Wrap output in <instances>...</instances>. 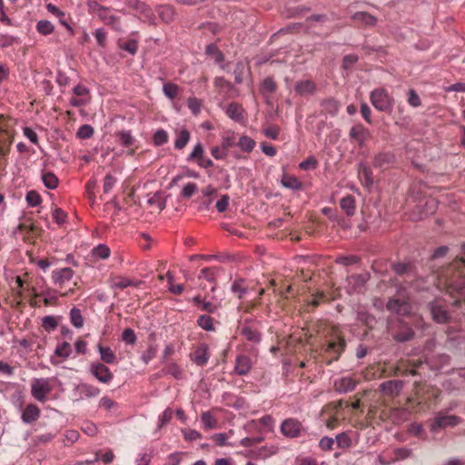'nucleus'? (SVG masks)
<instances>
[{
    "mask_svg": "<svg viewBox=\"0 0 465 465\" xmlns=\"http://www.w3.org/2000/svg\"><path fill=\"white\" fill-rule=\"evenodd\" d=\"M42 326L45 331H51L57 328L58 322L54 316L47 315L43 318Z\"/></svg>",
    "mask_w": 465,
    "mask_h": 465,
    "instance_id": "nucleus-59",
    "label": "nucleus"
},
{
    "mask_svg": "<svg viewBox=\"0 0 465 465\" xmlns=\"http://www.w3.org/2000/svg\"><path fill=\"white\" fill-rule=\"evenodd\" d=\"M190 133L187 129L181 130L174 142V148L177 150L183 149L190 141Z\"/></svg>",
    "mask_w": 465,
    "mask_h": 465,
    "instance_id": "nucleus-42",
    "label": "nucleus"
},
{
    "mask_svg": "<svg viewBox=\"0 0 465 465\" xmlns=\"http://www.w3.org/2000/svg\"><path fill=\"white\" fill-rule=\"evenodd\" d=\"M255 141L247 135H242L238 143H236V145L244 153H251L255 147Z\"/></svg>",
    "mask_w": 465,
    "mask_h": 465,
    "instance_id": "nucleus-38",
    "label": "nucleus"
},
{
    "mask_svg": "<svg viewBox=\"0 0 465 465\" xmlns=\"http://www.w3.org/2000/svg\"><path fill=\"white\" fill-rule=\"evenodd\" d=\"M125 5L135 10V11H138L140 12L141 14L144 15L145 16H149L150 15V7L148 5H146L144 2L143 1H140V0H126L125 2Z\"/></svg>",
    "mask_w": 465,
    "mask_h": 465,
    "instance_id": "nucleus-36",
    "label": "nucleus"
},
{
    "mask_svg": "<svg viewBox=\"0 0 465 465\" xmlns=\"http://www.w3.org/2000/svg\"><path fill=\"white\" fill-rule=\"evenodd\" d=\"M461 422V418L457 415H444L442 412H438L430 423V430L437 432L440 429L447 427H455Z\"/></svg>",
    "mask_w": 465,
    "mask_h": 465,
    "instance_id": "nucleus-6",
    "label": "nucleus"
},
{
    "mask_svg": "<svg viewBox=\"0 0 465 465\" xmlns=\"http://www.w3.org/2000/svg\"><path fill=\"white\" fill-rule=\"evenodd\" d=\"M252 368L251 359L246 355H238L235 361L234 371L241 376L246 375Z\"/></svg>",
    "mask_w": 465,
    "mask_h": 465,
    "instance_id": "nucleus-24",
    "label": "nucleus"
},
{
    "mask_svg": "<svg viewBox=\"0 0 465 465\" xmlns=\"http://www.w3.org/2000/svg\"><path fill=\"white\" fill-rule=\"evenodd\" d=\"M36 30L43 35H48L54 32V26L48 20H40L36 24Z\"/></svg>",
    "mask_w": 465,
    "mask_h": 465,
    "instance_id": "nucleus-45",
    "label": "nucleus"
},
{
    "mask_svg": "<svg viewBox=\"0 0 465 465\" xmlns=\"http://www.w3.org/2000/svg\"><path fill=\"white\" fill-rule=\"evenodd\" d=\"M48 378H35L31 382V394L40 402L46 401L47 395L52 391Z\"/></svg>",
    "mask_w": 465,
    "mask_h": 465,
    "instance_id": "nucleus-4",
    "label": "nucleus"
},
{
    "mask_svg": "<svg viewBox=\"0 0 465 465\" xmlns=\"http://www.w3.org/2000/svg\"><path fill=\"white\" fill-rule=\"evenodd\" d=\"M97 349L100 354V358L104 362L108 364L115 362L116 356L110 347H105L103 346L102 344H98Z\"/></svg>",
    "mask_w": 465,
    "mask_h": 465,
    "instance_id": "nucleus-35",
    "label": "nucleus"
},
{
    "mask_svg": "<svg viewBox=\"0 0 465 465\" xmlns=\"http://www.w3.org/2000/svg\"><path fill=\"white\" fill-rule=\"evenodd\" d=\"M282 185L292 191H299L302 188V183L293 175L284 174L281 181Z\"/></svg>",
    "mask_w": 465,
    "mask_h": 465,
    "instance_id": "nucleus-34",
    "label": "nucleus"
},
{
    "mask_svg": "<svg viewBox=\"0 0 465 465\" xmlns=\"http://www.w3.org/2000/svg\"><path fill=\"white\" fill-rule=\"evenodd\" d=\"M231 292L239 299H242L244 295L248 293L246 280L242 277H237L231 285Z\"/></svg>",
    "mask_w": 465,
    "mask_h": 465,
    "instance_id": "nucleus-26",
    "label": "nucleus"
},
{
    "mask_svg": "<svg viewBox=\"0 0 465 465\" xmlns=\"http://www.w3.org/2000/svg\"><path fill=\"white\" fill-rule=\"evenodd\" d=\"M370 101L377 111L389 114L392 113L395 104L394 98L382 87L375 88L371 92Z\"/></svg>",
    "mask_w": 465,
    "mask_h": 465,
    "instance_id": "nucleus-1",
    "label": "nucleus"
},
{
    "mask_svg": "<svg viewBox=\"0 0 465 465\" xmlns=\"http://www.w3.org/2000/svg\"><path fill=\"white\" fill-rule=\"evenodd\" d=\"M72 349L71 345L67 341H63L62 343L58 344L57 347L54 350V354L61 358H68L71 355Z\"/></svg>",
    "mask_w": 465,
    "mask_h": 465,
    "instance_id": "nucleus-49",
    "label": "nucleus"
},
{
    "mask_svg": "<svg viewBox=\"0 0 465 465\" xmlns=\"http://www.w3.org/2000/svg\"><path fill=\"white\" fill-rule=\"evenodd\" d=\"M321 106L327 114L335 116L341 108V104L336 99L331 97L322 100Z\"/></svg>",
    "mask_w": 465,
    "mask_h": 465,
    "instance_id": "nucleus-28",
    "label": "nucleus"
},
{
    "mask_svg": "<svg viewBox=\"0 0 465 465\" xmlns=\"http://www.w3.org/2000/svg\"><path fill=\"white\" fill-rule=\"evenodd\" d=\"M396 156L393 152L383 151L377 153L373 157V166L375 168L385 169L394 163Z\"/></svg>",
    "mask_w": 465,
    "mask_h": 465,
    "instance_id": "nucleus-11",
    "label": "nucleus"
},
{
    "mask_svg": "<svg viewBox=\"0 0 465 465\" xmlns=\"http://www.w3.org/2000/svg\"><path fill=\"white\" fill-rule=\"evenodd\" d=\"M89 371L90 373L102 383L108 384L114 379L113 372L102 362H92Z\"/></svg>",
    "mask_w": 465,
    "mask_h": 465,
    "instance_id": "nucleus-8",
    "label": "nucleus"
},
{
    "mask_svg": "<svg viewBox=\"0 0 465 465\" xmlns=\"http://www.w3.org/2000/svg\"><path fill=\"white\" fill-rule=\"evenodd\" d=\"M41 411L36 404H28L22 412L21 420L25 424H31L40 418Z\"/></svg>",
    "mask_w": 465,
    "mask_h": 465,
    "instance_id": "nucleus-17",
    "label": "nucleus"
},
{
    "mask_svg": "<svg viewBox=\"0 0 465 465\" xmlns=\"http://www.w3.org/2000/svg\"><path fill=\"white\" fill-rule=\"evenodd\" d=\"M205 54L211 56L214 63L221 64L224 61V54L214 43L209 44L205 47Z\"/></svg>",
    "mask_w": 465,
    "mask_h": 465,
    "instance_id": "nucleus-30",
    "label": "nucleus"
},
{
    "mask_svg": "<svg viewBox=\"0 0 465 465\" xmlns=\"http://www.w3.org/2000/svg\"><path fill=\"white\" fill-rule=\"evenodd\" d=\"M74 271L69 267H64L52 272V281L56 286L62 287L65 282L71 281L74 277Z\"/></svg>",
    "mask_w": 465,
    "mask_h": 465,
    "instance_id": "nucleus-12",
    "label": "nucleus"
},
{
    "mask_svg": "<svg viewBox=\"0 0 465 465\" xmlns=\"http://www.w3.org/2000/svg\"><path fill=\"white\" fill-rule=\"evenodd\" d=\"M41 179L47 189L54 190L58 186L59 179L53 172L42 171Z\"/></svg>",
    "mask_w": 465,
    "mask_h": 465,
    "instance_id": "nucleus-31",
    "label": "nucleus"
},
{
    "mask_svg": "<svg viewBox=\"0 0 465 465\" xmlns=\"http://www.w3.org/2000/svg\"><path fill=\"white\" fill-rule=\"evenodd\" d=\"M94 134V129L90 124H83L81 125L77 132H76V137L78 139H89L91 138Z\"/></svg>",
    "mask_w": 465,
    "mask_h": 465,
    "instance_id": "nucleus-51",
    "label": "nucleus"
},
{
    "mask_svg": "<svg viewBox=\"0 0 465 465\" xmlns=\"http://www.w3.org/2000/svg\"><path fill=\"white\" fill-rule=\"evenodd\" d=\"M188 108L192 114L197 115L201 111L202 101L196 97H189L187 100Z\"/></svg>",
    "mask_w": 465,
    "mask_h": 465,
    "instance_id": "nucleus-62",
    "label": "nucleus"
},
{
    "mask_svg": "<svg viewBox=\"0 0 465 465\" xmlns=\"http://www.w3.org/2000/svg\"><path fill=\"white\" fill-rule=\"evenodd\" d=\"M100 392L99 388L88 383H80L74 388V393L78 394L77 401H82L84 398L96 397Z\"/></svg>",
    "mask_w": 465,
    "mask_h": 465,
    "instance_id": "nucleus-14",
    "label": "nucleus"
},
{
    "mask_svg": "<svg viewBox=\"0 0 465 465\" xmlns=\"http://www.w3.org/2000/svg\"><path fill=\"white\" fill-rule=\"evenodd\" d=\"M110 248L105 244H98L92 250V254L97 259H107L110 256Z\"/></svg>",
    "mask_w": 465,
    "mask_h": 465,
    "instance_id": "nucleus-46",
    "label": "nucleus"
},
{
    "mask_svg": "<svg viewBox=\"0 0 465 465\" xmlns=\"http://www.w3.org/2000/svg\"><path fill=\"white\" fill-rule=\"evenodd\" d=\"M351 19L368 26H374L378 21L374 15L367 12H356L351 15Z\"/></svg>",
    "mask_w": 465,
    "mask_h": 465,
    "instance_id": "nucleus-27",
    "label": "nucleus"
},
{
    "mask_svg": "<svg viewBox=\"0 0 465 465\" xmlns=\"http://www.w3.org/2000/svg\"><path fill=\"white\" fill-rule=\"evenodd\" d=\"M386 308L388 311L395 312L401 316L410 314L411 309V305L407 302L393 298L389 299L386 303Z\"/></svg>",
    "mask_w": 465,
    "mask_h": 465,
    "instance_id": "nucleus-13",
    "label": "nucleus"
},
{
    "mask_svg": "<svg viewBox=\"0 0 465 465\" xmlns=\"http://www.w3.org/2000/svg\"><path fill=\"white\" fill-rule=\"evenodd\" d=\"M197 324L199 327H201L203 330L206 331H214L215 328L213 325V318H212L210 315L203 314L198 317L197 319Z\"/></svg>",
    "mask_w": 465,
    "mask_h": 465,
    "instance_id": "nucleus-40",
    "label": "nucleus"
},
{
    "mask_svg": "<svg viewBox=\"0 0 465 465\" xmlns=\"http://www.w3.org/2000/svg\"><path fill=\"white\" fill-rule=\"evenodd\" d=\"M335 390L339 393H348L356 388V381L351 377H342L334 381Z\"/></svg>",
    "mask_w": 465,
    "mask_h": 465,
    "instance_id": "nucleus-19",
    "label": "nucleus"
},
{
    "mask_svg": "<svg viewBox=\"0 0 465 465\" xmlns=\"http://www.w3.org/2000/svg\"><path fill=\"white\" fill-rule=\"evenodd\" d=\"M198 192V186L196 183H186L182 192H181V194L180 196L182 198H184V199H189L191 198L194 193H196Z\"/></svg>",
    "mask_w": 465,
    "mask_h": 465,
    "instance_id": "nucleus-56",
    "label": "nucleus"
},
{
    "mask_svg": "<svg viewBox=\"0 0 465 465\" xmlns=\"http://www.w3.org/2000/svg\"><path fill=\"white\" fill-rule=\"evenodd\" d=\"M334 440L337 446L341 449L350 448L351 446V439L345 432L339 433Z\"/></svg>",
    "mask_w": 465,
    "mask_h": 465,
    "instance_id": "nucleus-57",
    "label": "nucleus"
},
{
    "mask_svg": "<svg viewBox=\"0 0 465 465\" xmlns=\"http://www.w3.org/2000/svg\"><path fill=\"white\" fill-rule=\"evenodd\" d=\"M173 410L171 408H166L162 414L158 417V428L161 429L167 423H169L173 418Z\"/></svg>",
    "mask_w": 465,
    "mask_h": 465,
    "instance_id": "nucleus-58",
    "label": "nucleus"
},
{
    "mask_svg": "<svg viewBox=\"0 0 465 465\" xmlns=\"http://www.w3.org/2000/svg\"><path fill=\"white\" fill-rule=\"evenodd\" d=\"M262 327H248L242 326L240 333L244 339L252 343V346L259 345L262 341V333L261 331Z\"/></svg>",
    "mask_w": 465,
    "mask_h": 465,
    "instance_id": "nucleus-10",
    "label": "nucleus"
},
{
    "mask_svg": "<svg viewBox=\"0 0 465 465\" xmlns=\"http://www.w3.org/2000/svg\"><path fill=\"white\" fill-rule=\"evenodd\" d=\"M99 19L114 30H121L120 17L112 14L111 7L104 6L96 2L89 5Z\"/></svg>",
    "mask_w": 465,
    "mask_h": 465,
    "instance_id": "nucleus-3",
    "label": "nucleus"
},
{
    "mask_svg": "<svg viewBox=\"0 0 465 465\" xmlns=\"http://www.w3.org/2000/svg\"><path fill=\"white\" fill-rule=\"evenodd\" d=\"M346 342L343 339L338 338L336 341H331L328 343L326 351L336 354L334 360H338L341 352L344 351Z\"/></svg>",
    "mask_w": 465,
    "mask_h": 465,
    "instance_id": "nucleus-33",
    "label": "nucleus"
},
{
    "mask_svg": "<svg viewBox=\"0 0 465 465\" xmlns=\"http://www.w3.org/2000/svg\"><path fill=\"white\" fill-rule=\"evenodd\" d=\"M357 320L369 328H372L373 323L376 322L375 317L366 311L358 312Z\"/></svg>",
    "mask_w": 465,
    "mask_h": 465,
    "instance_id": "nucleus-47",
    "label": "nucleus"
},
{
    "mask_svg": "<svg viewBox=\"0 0 465 465\" xmlns=\"http://www.w3.org/2000/svg\"><path fill=\"white\" fill-rule=\"evenodd\" d=\"M427 307L430 312L432 320L438 324H448L451 321L450 312L437 301L430 302Z\"/></svg>",
    "mask_w": 465,
    "mask_h": 465,
    "instance_id": "nucleus-7",
    "label": "nucleus"
},
{
    "mask_svg": "<svg viewBox=\"0 0 465 465\" xmlns=\"http://www.w3.org/2000/svg\"><path fill=\"white\" fill-rule=\"evenodd\" d=\"M210 358L209 348L206 344L203 343L196 348L193 353V361L201 367L206 365Z\"/></svg>",
    "mask_w": 465,
    "mask_h": 465,
    "instance_id": "nucleus-23",
    "label": "nucleus"
},
{
    "mask_svg": "<svg viewBox=\"0 0 465 465\" xmlns=\"http://www.w3.org/2000/svg\"><path fill=\"white\" fill-rule=\"evenodd\" d=\"M163 371L165 373V374H168V375H171L173 376L174 379L176 380H180L182 378V374H183V371H182V369L180 368V366L175 363V362H171L169 363L163 370Z\"/></svg>",
    "mask_w": 465,
    "mask_h": 465,
    "instance_id": "nucleus-48",
    "label": "nucleus"
},
{
    "mask_svg": "<svg viewBox=\"0 0 465 465\" xmlns=\"http://www.w3.org/2000/svg\"><path fill=\"white\" fill-rule=\"evenodd\" d=\"M447 292L451 296L465 297V276H459L447 282Z\"/></svg>",
    "mask_w": 465,
    "mask_h": 465,
    "instance_id": "nucleus-15",
    "label": "nucleus"
},
{
    "mask_svg": "<svg viewBox=\"0 0 465 465\" xmlns=\"http://www.w3.org/2000/svg\"><path fill=\"white\" fill-rule=\"evenodd\" d=\"M141 283V282H135L134 280H131V279H127V278H120V280L118 282H114L113 284H112V288L114 289H124V288H127L129 286H139Z\"/></svg>",
    "mask_w": 465,
    "mask_h": 465,
    "instance_id": "nucleus-54",
    "label": "nucleus"
},
{
    "mask_svg": "<svg viewBox=\"0 0 465 465\" xmlns=\"http://www.w3.org/2000/svg\"><path fill=\"white\" fill-rule=\"evenodd\" d=\"M221 271L222 269L219 267H205L201 270L198 279H204L207 282L213 283L211 292H213L217 288L216 279Z\"/></svg>",
    "mask_w": 465,
    "mask_h": 465,
    "instance_id": "nucleus-16",
    "label": "nucleus"
},
{
    "mask_svg": "<svg viewBox=\"0 0 465 465\" xmlns=\"http://www.w3.org/2000/svg\"><path fill=\"white\" fill-rule=\"evenodd\" d=\"M318 166V161L317 159L311 155L309 157H307L304 161L301 162L299 163V167L302 169V170H314L316 169Z\"/></svg>",
    "mask_w": 465,
    "mask_h": 465,
    "instance_id": "nucleus-60",
    "label": "nucleus"
},
{
    "mask_svg": "<svg viewBox=\"0 0 465 465\" xmlns=\"http://www.w3.org/2000/svg\"><path fill=\"white\" fill-rule=\"evenodd\" d=\"M25 200H26L27 205L30 207L38 206V205H40V203L42 202V198H41L40 194L36 191H34V190L27 192V193L25 195Z\"/></svg>",
    "mask_w": 465,
    "mask_h": 465,
    "instance_id": "nucleus-53",
    "label": "nucleus"
},
{
    "mask_svg": "<svg viewBox=\"0 0 465 465\" xmlns=\"http://www.w3.org/2000/svg\"><path fill=\"white\" fill-rule=\"evenodd\" d=\"M226 115L232 120L242 123L244 119V109L238 103H231L226 108Z\"/></svg>",
    "mask_w": 465,
    "mask_h": 465,
    "instance_id": "nucleus-20",
    "label": "nucleus"
},
{
    "mask_svg": "<svg viewBox=\"0 0 465 465\" xmlns=\"http://www.w3.org/2000/svg\"><path fill=\"white\" fill-rule=\"evenodd\" d=\"M122 340L128 345H134L137 341V337L133 329L127 328L122 333Z\"/></svg>",
    "mask_w": 465,
    "mask_h": 465,
    "instance_id": "nucleus-61",
    "label": "nucleus"
},
{
    "mask_svg": "<svg viewBox=\"0 0 465 465\" xmlns=\"http://www.w3.org/2000/svg\"><path fill=\"white\" fill-rule=\"evenodd\" d=\"M153 142L155 146H162L168 142V134L163 129H158L153 135Z\"/></svg>",
    "mask_w": 465,
    "mask_h": 465,
    "instance_id": "nucleus-50",
    "label": "nucleus"
},
{
    "mask_svg": "<svg viewBox=\"0 0 465 465\" xmlns=\"http://www.w3.org/2000/svg\"><path fill=\"white\" fill-rule=\"evenodd\" d=\"M281 432L287 438H298L307 433L306 428L295 418L285 419L281 424Z\"/></svg>",
    "mask_w": 465,
    "mask_h": 465,
    "instance_id": "nucleus-5",
    "label": "nucleus"
},
{
    "mask_svg": "<svg viewBox=\"0 0 465 465\" xmlns=\"http://www.w3.org/2000/svg\"><path fill=\"white\" fill-rule=\"evenodd\" d=\"M156 12L161 18V20L165 23L169 24L172 21H173L175 16V11L174 8L170 5H159L156 6Z\"/></svg>",
    "mask_w": 465,
    "mask_h": 465,
    "instance_id": "nucleus-25",
    "label": "nucleus"
},
{
    "mask_svg": "<svg viewBox=\"0 0 465 465\" xmlns=\"http://www.w3.org/2000/svg\"><path fill=\"white\" fill-rule=\"evenodd\" d=\"M115 136L118 138V141L121 143V145H123L124 147H130L135 142V139L132 135V133H131L130 130H121V131H118L115 134Z\"/></svg>",
    "mask_w": 465,
    "mask_h": 465,
    "instance_id": "nucleus-37",
    "label": "nucleus"
},
{
    "mask_svg": "<svg viewBox=\"0 0 465 465\" xmlns=\"http://www.w3.org/2000/svg\"><path fill=\"white\" fill-rule=\"evenodd\" d=\"M278 447L274 445L271 446H262L256 450H251V457L257 460H266L269 457L276 454L278 452Z\"/></svg>",
    "mask_w": 465,
    "mask_h": 465,
    "instance_id": "nucleus-22",
    "label": "nucleus"
},
{
    "mask_svg": "<svg viewBox=\"0 0 465 465\" xmlns=\"http://www.w3.org/2000/svg\"><path fill=\"white\" fill-rule=\"evenodd\" d=\"M405 381L401 380H390L383 381L379 386V391L388 397H396L402 391Z\"/></svg>",
    "mask_w": 465,
    "mask_h": 465,
    "instance_id": "nucleus-9",
    "label": "nucleus"
},
{
    "mask_svg": "<svg viewBox=\"0 0 465 465\" xmlns=\"http://www.w3.org/2000/svg\"><path fill=\"white\" fill-rule=\"evenodd\" d=\"M294 90L302 96L312 95L316 91V85L312 80H302L295 84Z\"/></svg>",
    "mask_w": 465,
    "mask_h": 465,
    "instance_id": "nucleus-21",
    "label": "nucleus"
},
{
    "mask_svg": "<svg viewBox=\"0 0 465 465\" xmlns=\"http://www.w3.org/2000/svg\"><path fill=\"white\" fill-rule=\"evenodd\" d=\"M395 274L399 276L402 275H415L414 266L411 262H397L391 266Z\"/></svg>",
    "mask_w": 465,
    "mask_h": 465,
    "instance_id": "nucleus-29",
    "label": "nucleus"
},
{
    "mask_svg": "<svg viewBox=\"0 0 465 465\" xmlns=\"http://www.w3.org/2000/svg\"><path fill=\"white\" fill-rule=\"evenodd\" d=\"M389 332L393 341L399 343L410 341L415 337V331L412 327L401 319H396L390 322Z\"/></svg>",
    "mask_w": 465,
    "mask_h": 465,
    "instance_id": "nucleus-2",
    "label": "nucleus"
},
{
    "mask_svg": "<svg viewBox=\"0 0 465 465\" xmlns=\"http://www.w3.org/2000/svg\"><path fill=\"white\" fill-rule=\"evenodd\" d=\"M340 206L348 216L353 215L356 209L354 196L348 194L347 196L341 198Z\"/></svg>",
    "mask_w": 465,
    "mask_h": 465,
    "instance_id": "nucleus-32",
    "label": "nucleus"
},
{
    "mask_svg": "<svg viewBox=\"0 0 465 465\" xmlns=\"http://www.w3.org/2000/svg\"><path fill=\"white\" fill-rule=\"evenodd\" d=\"M147 203L150 205H156L161 211L166 207V199L163 197L161 191L154 193V194L148 199Z\"/></svg>",
    "mask_w": 465,
    "mask_h": 465,
    "instance_id": "nucleus-43",
    "label": "nucleus"
},
{
    "mask_svg": "<svg viewBox=\"0 0 465 465\" xmlns=\"http://www.w3.org/2000/svg\"><path fill=\"white\" fill-rule=\"evenodd\" d=\"M70 321L75 328H81L84 325V318L81 310L78 308H72L70 311Z\"/></svg>",
    "mask_w": 465,
    "mask_h": 465,
    "instance_id": "nucleus-44",
    "label": "nucleus"
},
{
    "mask_svg": "<svg viewBox=\"0 0 465 465\" xmlns=\"http://www.w3.org/2000/svg\"><path fill=\"white\" fill-rule=\"evenodd\" d=\"M424 208V215L433 214L438 208V202L434 198L427 199L423 205Z\"/></svg>",
    "mask_w": 465,
    "mask_h": 465,
    "instance_id": "nucleus-63",
    "label": "nucleus"
},
{
    "mask_svg": "<svg viewBox=\"0 0 465 465\" xmlns=\"http://www.w3.org/2000/svg\"><path fill=\"white\" fill-rule=\"evenodd\" d=\"M368 134L369 131L362 124H356L351 128L349 137L351 140L356 141L360 147H362Z\"/></svg>",
    "mask_w": 465,
    "mask_h": 465,
    "instance_id": "nucleus-18",
    "label": "nucleus"
},
{
    "mask_svg": "<svg viewBox=\"0 0 465 465\" xmlns=\"http://www.w3.org/2000/svg\"><path fill=\"white\" fill-rule=\"evenodd\" d=\"M277 84L272 77L265 78L261 84L262 94H272L276 91Z\"/></svg>",
    "mask_w": 465,
    "mask_h": 465,
    "instance_id": "nucleus-52",
    "label": "nucleus"
},
{
    "mask_svg": "<svg viewBox=\"0 0 465 465\" xmlns=\"http://www.w3.org/2000/svg\"><path fill=\"white\" fill-rule=\"evenodd\" d=\"M179 87L173 83H166L163 85V92L169 99H174L178 94Z\"/></svg>",
    "mask_w": 465,
    "mask_h": 465,
    "instance_id": "nucleus-55",
    "label": "nucleus"
},
{
    "mask_svg": "<svg viewBox=\"0 0 465 465\" xmlns=\"http://www.w3.org/2000/svg\"><path fill=\"white\" fill-rule=\"evenodd\" d=\"M120 47L130 54L134 55L138 50V42L135 39H129L121 45Z\"/></svg>",
    "mask_w": 465,
    "mask_h": 465,
    "instance_id": "nucleus-64",
    "label": "nucleus"
},
{
    "mask_svg": "<svg viewBox=\"0 0 465 465\" xmlns=\"http://www.w3.org/2000/svg\"><path fill=\"white\" fill-rule=\"evenodd\" d=\"M201 420L204 430H213L218 425L216 418L210 411L203 412Z\"/></svg>",
    "mask_w": 465,
    "mask_h": 465,
    "instance_id": "nucleus-41",
    "label": "nucleus"
},
{
    "mask_svg": "<svg viewBox=\"0 0 465 465\" xmlns=\"http://www.w3.org/2000/svg\"><path fill=\"white\" fill-rule=\"evenodd\" d=\"M410 411L405 407L395 408L391 411V417L396 422H403L409 420Z\"/></svg>",
    "mask_w": 465,
    "mask_h": 465,
    "instance_id": "nucleus-39",
    "label": "nucleus"
}]
</instances>
